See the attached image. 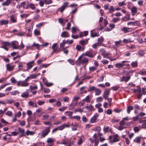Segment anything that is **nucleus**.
Instances as JSON below:
<instances>
[{
	"label": "nucleus",
	"instance_id": "nucleus-58",
	"mask_svg": "<svg viewBox=\"0 0 146 146\" xmlns=\"http://www.w3.org/2000/svg\"><path fill=\"white\" fill-rule=\"evenodd\" d=\"M29 7L32 10H34L35 9V7L34 5L32 4H30L29 5Z\"/></svg>",
	"mask_w": 146,
	"mask_h": 146
},
{
	"label": "nucleus",
	"instance_id": "nucleus-56",
	"mask_svg": "<svg viewBox=\"0 0 146 146\" xmlns=\"http://www.w3.org/2000/svg\"><path fill=\"white\" fill-rule=\"evenodd\" d=\"M106 113L108 115H110L112 113V111L110 109H108L106 111Z\"/></svg>",
	"mask_w": 146,
	"mask_h": 146
},
{
	"label": "nucleus",
	"instance_id": "nucleus-50",
	"mask_svg": "<svg viewBox=\"0 0 146 146\" xmlns=\"http://www.w3.org/2000/svg\"><path fill=\"white\" fill-rule=\"evenodd\" d=\"M44 92L46 93H48L50 91V90L49 89L47 88H44Z\"/></svg>",
	"mask_w": 146,
	"mask_h": 146
},
{
	"label": "nucleus",
	"instance_id": "nucleus-8",
	"mask_svg": "<svg viewBox=\"0 0 146 146\" xmlns=\"http://www.w3.org/2000/svg\"><path fill=\"white\" fill-rule=\"evenodd\" d=\"M50 127H48L44 130L42 133V136L43 137L46 136L50 132Z\"/></svg>",
	"mask_w": 146,
	"mask_h": 146
},
{
	"label": "nucleus",
	"instance_id": "nucleus-4",
	"mask_svg": "<svg viewBox=\"0 0 146 146\" xmlns=\"http://www.w3.org/2000/svg\"><path fill=\"white\" fill-rule=\"evenodd\" d=\"M2 45L1 47L5 49V50L8 51V47L10 45V43L9 42H3L2 43Z\"/></svg>",
	"mask_w": 146,
	"mask_h": 146
},
{
	"label": "nucleus",
	"instance_id": "nucleus-49",
	"mask_svg": "<svg viewBox=\"0 0 146 146\" xmlns=\"http://www.w3.org/2000/svg\"><path fill=\"white\" fill-rule=\"evenodd\" d=\"M96 69V68L94 66H90L89 67V70L90 71H93Z\"/></svg>",
	"mask_w": 146,
	"mask_h": 146
},
{
	"label": "nucleus",
	"instance_id": "nucleus-43",
	"mask_svg": "<svg viewBox=\"0 0 146 146\" xmlns=\"http://www.w3.org/2000/svg\"><path fill=\"white\" fill-rule=\"evenodd\" d=\"M71 23H68L66 25V27H65V29L67 30H70V27L71 26Z\"/></svg>",
	"mask_w": 146,
	"mask_h": 146
},
{
	"label": "nucleus",
	"instance_id": "nucleus-63",
	"mask_svg": "<svg viewBox=\"0 0 146 146\" xmlns=\"http://www.w3.org/2000/svg\"><path fill=\"white\" fill-rule=\"evenodd\" d=\"M11 82L15 84L16 82V81L14 77L12 78L11 79Z\"/></svg>",
	"mask_w": 146,
	"mask_h": 146
},
{
	"label": "nucleus",
	"instance_id": "nucleus-57",
	"mask_svg": "<svg viewBox=\"0 0 146 146\" xmlns=\"http://www.w3.org/2000/svg\"><path fill=\"white\" fill-rule=\"evenodd\" d=\"M134 141L136 142L139 143L140 141V137H136Z\"/></svg>",
	"mask_w": 146,
	"mask_h": 146
},
{
	"label": "nucleus",
	"instance_id": "nucleus-19",
	"mask_svg": "<svg viewBox=\"0 0 146 146\" xmlns=\"http://www.w3.org/2000/svg\"><path fill=\"white\" fill-rule=\"evenodd\" d=\"M61 36L63 37H69L70 36V35L67 32L63 31L62 33Z\"/></svg>",
	"mask_w": 146,
	"mask_h": 146
},
{
	"label": "nucleus",
	"instance_id": "nucleus-21",
	"mask_svg": "<svg viewBox=\"0 0 146 146\" xmlns=\"http://www.w3.org/2000/svg\"><path fill=\"white\" fill-rule=\"evenodd\" d=\"M25 3L24 2L21 3H20L17 6V8H18L19 9L23 7V9H25Z\"/></svg>",
	"mask_w": 146,
	"mask_h": 146
},
{
	"label": "nucleus",
	"instance_id": "nucleus-12",
	"mask_svg": "<svg viewBox=\"0 0 146 146\" xmlns=\"http://www.w3.org/2000/svg\"><path fill=\"white\" fill-rule=\"evenodd\" d=\"M54 141V139L49 138L47 140V142L48 143V145L50 146H52L54 145L53 142Z\"/></svg>",
	"mask_w": 146,
	"mask_h": 146
},
{
	"label": "nucleus",
	"instance_id": "nucleus-28",
	"mask_svg": "<svg viewBox=\"0 0 146 146\" xmlns=\"http://www.w3.org/2000/svg\"><path fill=\"white\" fill-rule=\"evenodd\" d=\"M52 48L53 49V52L55 53L57 51L56 47V43L54 44L52 46Z\"/></svg>",
	"mask_w": 146,
	"mask_h": 146
},
{
	"label": "nucleus",
	"instance_id": "nucleus-3",
	"mask_svg": "<svg viewBox=\"0 0 146 146\" xmlns=\"http://www.w3.org/2000/svg\"><path fill=\"white\" fill-rule=\"evenodd\" d=\"M19 43L17 42L16 41H12L10 43V45L14 49H18Z\"/></svg>",
	"mask_w": 146,
	"mask_h": 146
},
{
	"label": "nucleus",
	"instance_id": "nucleus-23",
	"mask_svg": "<svg viewBox=\"0 0 146 146\" xmlns=\"http://www.w3.org/2000/svg\"><path fill=\"white\" fill-rule=\"evenodd\" d=\"M131 11L132 15H134L137 12V9L135 7H133L131 9Z\"/></svg>",
	"mask_w": 146,
	"mask_h": 146
},
{
	"label": "nucleus",
	"instance_id": "nucleus-25",
	"mask_svg": "<svg viewBox=\"0 0 146 146\" xmlns=\"http://www.w3.org/2000/svg\"><path fill=\"white\" fill-rule=\"evenodd\" d=\"M88 41V40H81L79 41V43L82 46H84L87 43Z\"/></svg>",
	"mask_w": 146,
	"mask_h": 146
},
{
	"label": "nucleus",
	"instance_id": "nucleus-15",
	"mask_svg": "<svg viewBox=\"0 0 146 146\" xmlns=\"http://www.w3.org/2000/svg\"><path fill=\"white\" fill-rule=\"evenodd\" d=\"M84 55L85 56H87L90 58H93L94 56V55L90 51L86 52L84 54Z\"/></svg>",
	"mask_w": 146,
	"mask_h": 146
},
{
	"label": "nucleus",
	"instance_id": "nucleus-62",
	"mask_svg": "<svg viewBox=\"0 0 146 146\" xmlns=\"http://www.w3.org/2000/svg\"><path fill=\"white\" fill-rule=\"evenodd\" d=\"M94 130L98 131H99L101 130V128L100 127L98 126L95 128L94 129Z\"/></svg>",
	"mask_w": 146,
	"mask_h": 146
},
{
	"label": "nucleus",
	"instance_id": "nucleus-18",
	"mask_svg": "<svg viewBox=\"0 0 146 146\" xmlns=\"http://www.w3.org/2000/svg\"><path fill=\"white\" fill-rule=\"evenodd\" d=\"M11 21L12 23H15L17 22V20L16 18H15L14 15H12L10 16Z\"/></svg>",
	"mask_w": 146,
	"mask_h": 146
},
{
	"label": "nucleus",
	"instance_id": "nucleus-16",
	"mask_svg": "<svg viewBox=\"0 0 146 146\" xmlns=\"http://www.w3.org/2000/svg\"><path fill=\"white\" fill-rule=\"evenodd\" d=\"M6 67L7 70L10 71L13 70L14 68V66H11L10 64H7Z\"/></svg>",
	"mask_w": 146,
	"mask_h": 146
},
{
	"label": "nucleus",
	"instance_id": "nucleus-11",
	"mask_svg": "<svg viewBox=\"0 0 146 146\" xmlns=\"http://www.w3.org/2000/svg\"><path fill=\"white\" fill-rule=\"evenodd\" d=\"M130 76H129L127 77L123 76L120 79V81L121 82L125 81V82H127L130 78Z\"/></svg>",
	"mask_w": 146,
	"mask_h": 146
},
{
	"label": "nucleus",
	"instance_id": "nucleus-30",
	"mask_svg": "<svg viewBox=\"0 0 146 146\" xmlns=\"http://www.w3.org/2000/svg\"><path fill=\"white\" fill-rule=\"evenodd\" d=\"M95 95H99L101 93L102 91L98 88H96L95 90Z\"/></svg>",
	"mask_w": 146,
	"mask_h": 146
},
{
	"label": "nucleus",
	"instance_id": "nucleus-60",
	"mask_svg": "<svg viewBox=\"0 0 146 146\" xmlns=\"http://www.w3.org/2000/svg\"><path fill=\"white\" fill-rule=\"evenodd\" d=\"M82 121L83 122H86L88 121V119L84 116H83L82 118Z\"/></svg>",
	"mask_w": 146,
	"mask_h": 146
},
{
	"label": "nucleus",
	"instance_id": "nucleus-20",
	"mask_svg": "<svg viewBox=\"0 0 146 146\" xmlns=\"http://www.w3.org/2000/svg\"><path fill=\"white\" fill-rule=\"evenodd\" d=\"M11 0H6L2 3L3 6H8L11 3Z\"/></svg>",
	"mask_w": 146,
	"mask_h": 146
},
{
	"label": "nucleus",
	"instance_id": "nucleus-5",
	"mask_svg": "<svg viewBox=\"0 0 146 146\" xmlns=\"http://www.w3.org/2000/svg\"><path fill=\"white\" fill-rule=\"evenodd\" d=\"M110 93V89L106 90L104 92L103 97L105 100H107L108 98V96Z\"/></svg>",
	"mask_w": 146,
	"mask_h": 146
},
{
	"label": "nucleus",
	"instance_id": "nucleus-61",
	"mask_svg": "<svg viewBox=\"0 0 146 146\" xmlns=\"http://www.w3.org/2000/svg\"><path fill=\"white\" fill-rule=\"evenodd\" d=\"M134 130L135 132H138L139 130V128L138 127H135L134 128Z\"/></svg>",
	"mask_w": 146,
	"mask_h": 146
},
{
	"label": "nucleus",
	"instance_id": "nucleus-26",
	"mask_svg": "<svg viewBox=\"0 0 146 146\" xmlns=\"http://www.w3.org/2000/svg\"><path fill=\"white\" fill-rule=\"evenodd\" d=\"M35 133V132L34 131L27 130L25 133V135L28 136L29 135H32L34 134Z\"/></svg>",
	"mask_w": 146,
	"mask_h": 146
},
{
	"label": "nucleus",
	"instance_id": "nucleus-32",
	"mask_svg": "<svg viewBox=\"0 0 146 146\" xmlns=\"http://www.w3.org/2000/svg\"><path fill=\"white\" fill-rule=\"evenodd\" d=\"M133 108L132 106H128L127 108V112L129 114L130 113V111L133 110Z\"/></svg>",
	"mask_w": 146,
	"mask_h": 146
},
{
	"label": "nucleus",
	"instance_id": "nucleus-17",
	"mask_svg": "<svg viewBox=\"0 0 146 146\" xmlns=\"http://www.w3.org/2000/svg\"><path fill=\"white\" fill-rule=\"evenodd\" d=\"M34 63V62L33 61L28 63L27 64V69H31Z\"/></svg>",
	"mask_w": 146,
	"mask_h": 146
},
{
	"label": "nucleus",
	"instance_id": "nucleus-22",
	"mask_svg": "<svg viewBox=\"0 0 146 146\" xmlns=\"http://www.w3.org/2000/svg\"><path fill=\"white\" fill-rule=\"evenodd\" d=\"M87 109L90 111H94L95 109L94 108V107L92 105H90L89 106H87L85 107Z\"/></svg>",
	"mask_w": 146,
	"mask_h": 146
},
{
	"label": "nucleus",
	"instance_id": "nucleus-6",
	"mask_svg": "<svg viewBox=\"0 0 146 146\" xmlns=\"http://www.w3.org/2000/svg\"><path fill=\"white\" fill-rule=\"evenodd\" d=\"M18 133H19L20 135L22 136H25V130L23 128H21L19 127L17 131Z\"/></svg>",
	"mask_w": 146,
	"mask_h": 146
},
{
	"label": "nucleus",
	"instance_id": "nucleus-52",
	"mask_svg": "<svg viewBox=\"0 0 146 146\" xmlns=\"http://www.w3.org/2000/svg\"><path fill=\"white\" fill-rule=\"evenodd\" d=\"M44 2L45 3L47 4H48L51 3L52 2L51 0H44Z\"/></svg>",
	"mask_w": 146,
	"mask_h": 146
},
{
	"label": "nucleus",
	"instance_id": "nucleus-35",
	"mask_svg": "<svg viewBox=\"0 0 146 146\" xmlns=\"http://www.w3.org/2000/svg\"><path fill=\"white\" fill-rule=\"evenodd\" d=\"M10 93L12 95H15L17 94H19L20 93L18 91L16 90L10 92Z\"/></svg>",
	"mask_w": 146,
	"mask_h": 146
},
{
	"label": "nucleus",
	"instance_id": "nucleus-45",
	"mask_svg": "<svg viewBox=\"0 0 146 146\" xmlns=\"http://www.w3.org/2000/svg\"><path fill=\"white\" fill-rule=\"evenodd\" d=\"M104 40V38L103 37H101L98 39V43L101 44L103 42Z\"/></svg>",
	"mask_w": 146,
	"mask_h": 146
},
{
	"label": "nucleus",
	"instance_id": "nucleus-42",
	"mask_svg": "<svg viewBox=\"0 0 146 146\" xmlns=\"http://www.w3.org/2000/svg\"><path fill=\"white\" fill-rule=\"evenodd\" d=\"M34 33L35 35H40V33L39 31H38L36 29H35L34 31Z\"/></svg>",
	"mask_w": 146,
	"mask_h": 146
},
{
	"label": "nucleus",
	"instance_id": "nucleus-59",
	"mask_svg": "<svg viewBox=\"0 0 146 146\" xmlns=\"http://www.w3.org/2000/svg\"><path fill=\"white\" fill-rule=\"evenodd\" d=\"M109 130V127H104L103 129L105 133L108 132Z\"/></svg>",
	"mask_w": 146,
	"mask_h": 146
},
{
	"label": "nucleus",
	"instance_id": "nucleus-7",
	"mask_svg": "<svg viewBox=\"0 0 146 146\" xmlns=\"http://www.w3.org/2000/svg\"><path fill=\"white\" fill-rule=\"evenodd\" d=\"M99 115L98 113H96L94 115L93 117L90 119V121L92 123H94L96 122L97 121L98 117L99 116Z\"/></svg>",
	"mask_w": 146,
	"mask_h": 146
},
{
	"label": "nucleus",
	"instance_id": "nucleus-2",
	"mask_svg": "<svg viewBox=\"0 0 146 146\" xmlns=\"http://www.w3.org/2000/svg\"><path fill=\"white\" fill-rule=\"evenodd\" d=\"M68 3L67 2H64L63 3V5L60 8H58V10L60 11L61 13H62L65 9L68 6Z\"/></svg>",
	"mask_w": 146,
	"mask_h": 146
},
{
	"label": "nucleus",
	"instance_id": "nucleus-64",
	"mask_svg": "<svg viewBox=\"0 0 146 146\" xmlns=\"http://www.w3.org/2000/svg\"><path fill=\"white\" fill-rule=\"evenodd\" d=\"M102 62L104 64H108L109 62V61L108 60H102Z\"/></svg>",
	"mask_w": 146,
	"mask_h": 146
},
{
	"label": "nucleus",
	"instance_id": "nucleus-38",
	"mask_svg": "<svg viewBox=\"0 0 146 146\" xmlns=\"http://www.w3.org/2000/svg\"><path fill=\"white\" fill-rule=\"evenodd\" d=\"M38 87L37 86L35 85L34 86H30L29 87V88L30 91L33 90H36L37 88Z\"/></svg>",
	"mask_w": 146,
	"mask_h": 146
},
{
	"label": "nucleus",
	"instance_id": "nucleus-44",
	"mask_svg": "<svg viewBox=\"0 0 146 146\" xmlns=\"http://www.w3.org/2000/svg\"><path fill=\"white\" fill-rule=\"evenodd\" d=\"M95 146H97L99 143V141L98 139H97V137H95Z\"/></svg>",
	"mask_w": 146,
	"mask_h": 146
},
{
	"label": "nucleus",
	"instance_id": "nucleus-46",
	"mask_svg": "<svg viewBox=\"0 0 146 146\" xmlns=\"http://www.w3.org/2000/svg\"><path fill=\"white\" fill-rule=\"evenodd\" d=\"M29 14H23L21 15L20 16L21 18H25L28 17L29 16Z\"/></svg>",
	"mask_w": 146,
	"mask_h": 146
},
{
	"label": "nucleus",
	"instance_id": "nucleus-13",
	"mask_svg": "<svg viewBox=\"0 0 146 146\" xmlns=\"http://www.w3.org/2000/svg\"><path fill=\"white\" fill-rule=\"evenodd\" d=\"M70 127V126L69 124H64L61 126H59V128L60 130L62 131L65 128H68Z\"/></svg>",
	"mask_w": 146,
	"mask_h": 146
},
{
	"label": "nucleus",
	"instance_id": "nucleus-27",
	"mask_svg": "<svg viewBox=\"0 0 146 146\" xmlns=\"http://www.w3.org/2000/svg\"><path fill=\"white\" fill-rule=\"evenodd\" d=\"M100 35L99 33H92V31H90V36L92 37L98 36H99Z\"/></svg>",
	"mask_w": 146,
	"mask_h": 146
},
{
	"label": "nucleus",
	"instance_id": "nucleus-47",
	"mask_svg": "<svg viewBox=\"0 0 146 146\" xmlns=\"http://www.w3.org/2000/svg\"><path fill=\"white\" fill-rule=\"evenodd\" d=\"M39 74L37 75H36V74H33L31 75L30 76V78L32 79L36 78L38 75H39Z\"/></svg>",
	"mask_w": 146,
	"mask_h": 146
},
{
	"label": "nucleus",
	"instance_id": "nucleus-14",
	"mask_svg": "<svg viewBox=\"0 0 146 146\" xmlns=\"http://www.w3.org/2000/svg\"><path fill=\"white\" fill-rule=\"evenodd\" d=\"M29 91L27 90L25 92H23L21 95V96L23 98H27L29 96Z\"/></svg>",
	"mask_w": 146,
	"mask_h": 146
},
{
	"label": "nucleus",
	"instance_id": "nucleus-51",
	"mask_svg": "<svg viewBox=\"0 0 146 146\" xmlns=\"http://www.w3.org/2000/svg\"><path fill=\"white\" fill-rule=\"evenodd\" d=\"M73 112L70 111H67L66 112V113L67 115L68 116H71Z\"/></svg>",
	"mask_w": 146,
	"mask_h": 146
},
{
	"label": "nucleus",
	"instance_id": "nucleus-29",
	"mask_svg": "<svg viewBox=\"0 0 146 146\" xmlns=\"http://www.w3.org/2000/svg\"><path fill=\"white\" fill-rule=\"evenodd\" d=\"M29 84V83L26 82L25 81H22L21 86L23 87H26L28 86Z\"/></svg>",
	"mask_w": 146,
	"mask_h": 146
},
{
	"label": "nucleus",
	"instance_id": "nucleus-37",
	"mask_svg": "<svg viewBox=\"0 0 146 146\" xmlns=\"http://www.w3.org/2000/svg\"><path fill=\"white\" fill-rule=\"evenodd\" d=\"M96 88L94 86H90L88 90V91H93L94 90H95Z\"/></svg>",
	"mask_w": 146,
	"mask_h": 146
},
{
	"label": "nucleus",
	"instance_id": "nucleus-54",
	"mask_svg": "<svg viewBox=\"0 0 146 146\" xmlns=\"http://www.w3.org/2000/svg\"><path fill=\"white\" fill-rule=\"evenodd\" d=\"M110 55L109 53H106V52H105V53H104L103 54H102V55L104 58H107V57L109 55Z\"/></svg>",
	"mask_w": 146,
	"mask_h": 146
},
{
	"label": "nucleus",
	"instance_id": "nucleus-9",
	"mask_svg": "<svg viewBox=\"0 0 146 146\" xmlns=\"http://www.w3.org/2000/svg\"><path fill=\"white\" fill-rule=\"evenodd\" d=\"M110 142L111 143L116 142L119 140V138L118 137H109Z\"/></svg>",
	"mask_w": 146,
	"mask_h": 146
},
{
	"label": "nucleus",
	"instance_id": "nucleus-24",
	"mask_svg": "<svg viewBox=\"0 0 146 146\" xmlns=\"http://www.w3.org/2000/svg\"><path fill=\"white\" fill-rule=\"evenodd\" d=\"M9 23V22L8 21L5 20H0V25H7Z\"/></svg>",
	"mask_w": 146,
	"mask_h": 146
},
{
	"label": "nucleus",
	"instance_id": "nucleus-31",
	"mask_svg": "<svg viewBox=\"0 0 146 146\" xmlns=\"http://www.w3.org/2000/svg\"><path fill=\"white\" fill-rule=\"evenodd\" d=\"M90 101L91 99H90V96H87L85 98L82 100L83 101H85L88 103L90 102Z\"/></svg>",
	"mask_w": 146,
	"mask_h": 146
},
{
	"label": "nucleus",
	"instance_id": "nucleus-53",
	"mask_svg": "<svg viewBox=\"0 0 146 146\" xmlns=\"http://www.w3.org/2000/svg\"><path fill=\"white\" fill-rule=\"evenodd\" d=\"M67 108V107L65 106L59 108V110L60 111H63L64 110H66Z\"/></svg>",
	"mask_w": 146,
	"mask_h": 146
},
{
	"label": "nucleus",
	"instance_id": "nucleus-41",
	"mask_svg": "<svg viewBox=\"0 0 146 146\" xmlns=\"http://www.w3.org/2000/svg\"><path fill=\"white\" fill-rule=\"evenodd\" d=\"M44 83L45 84L46 86L47 87H50L53 85V84L51 83H47L46 81H44Z\"/></svg>",
	"mask_w": 146,
	"mask_h": 146
},
{
	"label": "nucleus",
	"instance_id": "nucleus-40",
	"mask_svg": "<svg viewBox=\"0 0 146 146\" xmlns=\"http://www.w3.org/2000/svg\"><path fill=\"white\" fill-rule=\"evenodd\" d=\"M131 65L133 67H135L137 66V61H135L132 62L131 64Z\"/></svg>",
	"mask_w": 146,
	"mask_h": 146
},
{
	"label": "nucleus",
	"instance_id": "nucleus-55",
	"mask_svg": "<svg viewBox=\"0 0 146 146\" xmlns=\"http://www.w3.org/2000/svg\"><path fill=\"white\" fill-rule=\"evenodd\" d=\"M80 97H79L75 96L73 98V101H77L79 99Z\"/></svg>",
	"mask_w": 146,
	"mask_h": 146
},
{
	"label": "nucleus",
	"instance_id": "nucleus-36",
	"mask_svg": "<svg viewBox=\"0 0 146 146\" xmlns=\"http://www.w3.org/2000/svg\"><path fill=\"white\" fill-rule=\"evenodd\" d=\"M141 123H143L142 124V127L143 128H146V120H144L140 121Z\"/></svg>",
	"mask_w": 146,
	"mask_h": 146
},
{
	"label": "nucleus",
	"instance_id": "nucleus-33",
	"mask_svg": "<svg viewBox=\"0 0 146 146\" xmlns=\"http://www.w3.org/2000/svg\"><path fill=\"white\" fill-rule=\"evenodd\" d=\"M122 42L121 40H119L118 41H115L114 42L115 46L117 47L121 45V43Z\"/></svg>",
	"mask_w": 146,
	"mask_h": 146
},
{
	"label": "nucleus",
	"instance_id": "nucleus-10",
	"mask_svg": "<svg viewBox=\"0 0 146 146\" xmlns=\"http://www.w3.org/2000/svg\"><path fill=\"white\" fill-rule=\"evenodd\" d=\"M121 29V31H123L125 33L131 32L132 31L131 29L125 27L122 28Z\"/></svg>",
	"mask_w": 146,
	"mask_h": 146
},
{
	"label": "nucleus",
	"instance_id": "nucleus-48",
	"mask_svg": "<svg viewBox=\"0 0 146 146\" xmlns=\"http://www.w3.org/2000/svg\"><path fill=\"white\" fill-rule=\"evenodd\" d=\"M71 119H73V118H75L77 120H79L80 119V116L76 115L75 116H74L73 117H71Z\"/></svg>",
	"mask_w": 146,
	"mask_h": 146
},
{
	"label": "nucleus",
	"instance_id": "nucleus-34",
	"mask_svg": "<svg viewBox=\"0 0 146 146\" xmlns=\"http://www.w3.org/2000/svg\"><path fill=\"white\" fill-rule=\"evenodd\" d=\"M109 12L110 13H112L114 11L115 9H114L113 6H111L109 8Z\"/></svg>",
	"mask_w": 146,
	"mask_h": 146
},
{
	"label": "nucleus",
	"instance_id": "nucleus-39",
	"mask_svg": "<svg viewBox=\"0 0 146 146\" xmlns=\"http://www.w3.org/2000/svg\"><path fill=\"white\" fill-rule=\"evenodd\" d=\"M124 65V64L123 63H117L116 64L115 66L116 67L118 68H120L121 67H123V66Z\"/></svg>",
	"mask_w": 146,
	"mask_h": 146
},
{
	"label": "nucleus",
	"instance_id": "nucleus-1",
	"mask_svg": "<svg viewBox=\"0 0 146 146\" xmlns=\"http://www.w3.org/2000/svg\"><path fill=\"white\" fill-rule=\"evenodd\" d=\"M78 60L80 64H87L88 62V58L86 57L83 58L82 55L79 56Z\"/></svg>",
	"mask_w": 146,
	"mask_h": 146
}]
</instances>
